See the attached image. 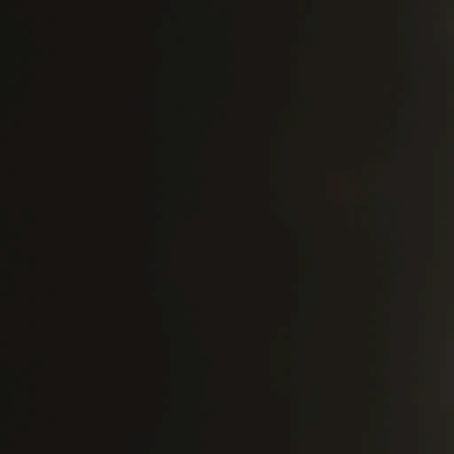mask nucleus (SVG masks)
I'll use <instances>...</instances> for the list:
<instances>
[{"label":"nucleus","instance_id":"nucleus-1","mask_svg":"<svg viewBox=\"0 0 454 454\" xmlns=\"http://www.w3.org/2000/svg\"><path fill=\"white\" fill-rule=\"evenodd\" d=\"M19 36L20 43V54L23 59V65L19 66V69L22 74V83L19 89V99L22 107V117L18 121V126L21 135V213L23 218L27 220L32 227H34L35 225V215L27 203V171L28 160V122L27 114L31 107V101L28 95L31 91V80L35 77V73L26 68L25 66H27L30 61V55L35 51V45L30 41L29 37L24 35V33H19Z\"/></svg>","mask_w":454,"mask_h":454},{"label":"nucleus","instance_id":"nucleus-2","mask_svg":"<svg viewBox=\"0 0 454 454\" xmlns=\"http://www.w3.org/2000/svg\"><path fill=\"white\" fill-rule=\"evenodd\" d=\"M19 418L21 420V423L19 427V430H20V434L22 435V454H27V452H25V447L27 448V441L28 436H30L31 428L27 423H24V421H23L24 420L23 411H19Z\"/></svg>","mask_w":454,"mask_h":454},{"label":"nucleus","instance_id":"nucleus-3","mask_svg":"<svg viewBox=\"0 0 454 454\" xmlns=\"http://www.w3.org/2000/svg\"><path fill=\"white\" fill-rule=\"evenodd\" d=\"M18 239H19L20 243L21 244V247L18 250V260H19V262L23 266V264L25 262V258L27 256V253H26L25 247H24V245L27 242V236H26V233H25L23 228L19 229Z\"/></svg>","mask_w":454,"mask_h":454},{"label":"nucleus","instance_id":"nucleus-4","mask_svg":"<svg viewBox=\"0 0 454 454\" xmlns=\"http://www.w3.org/2000/svg\"><path fill=\"white\" fill-rule=\"evenodd\" d=\"M29 376V371L27 368L22 370V377L19 378V387L20 391L24 390V379Z\"/></svg>","mask_w":454,"mask_h":454},{"label":"nucleus","instance_id":"nucleus-5","mask_svg":"<svg viewBox=\"0 0 454 454\" xmlns=\"http://www.w3.org/2000/svg\"><path fill=\"white\" fill-rule=\"evenodd\" d=\"M19 292L22 297V299L25 297V294H27V286L25 285V283L22 281L19 284Z\"/></svg>","mask_w":454,"mask_h":454},{"label":"nucleus","instance_id":"nucleus-6","mask_svg":"<svg viewBox=\"0 0 454 454\" xmlns=\"http://www.w3.org/2000/svg\"><path fill=\"white\" fill-rule=\"evenodd\" d=\"M19 7L24 11L27 6V0H19L18 1Z\"/></svg>","mask_w":454,"mask_h":454},{"label":"nucleus","instance_id":"nucleus-7","mask_svg":"<svg viewBox=\"0 0 454 454\" xmlns=\"http://www.w3.org/2000/svg\"><path fill=\"white\" fill-rule=\"evenodd\" d=\"M19 348H20L22 354H24V352L27 348V345H26V342L24 341V340H20L19 341Z\"/></svg>","mask_w":454,"mask_h":454},{"label":"nucleus","instance_id":"nucleus-8","mask_svg":"<svg viewBox=\"0 0 454 454\" xmlns=\"http://www.w3.org/2000/svg\"><path fill=\"white\" fill-rule=\"evenodd\" d=\"M29 258V263H30V267L31 269H35V257L33 255H30L28 256Z\"/></svg>","mask_w":454,"mask_h":454},{"label":"nucleus","instance_id":"nucleus-9","mask_svg":"<svg viewBox=\"0 0 454 454\" xmlns=\"http://www.w3.org/2000/svg\"><path fill=\"white\" fill-rule=\"evenodd\" d=\"M30 414H31V417H35V406L34 405H31L30 406Z\"/></svg>","mask_w":454,"mask_h":454},{"label":"nucleus","instance_id":"nucleus-10","mask_svg":"<svg viewBox=\"0 0 454 454\" xmlns=\"http://www.w3.org/2000/svg\"><path fill=\"white\" fill-rule=\"evenodd\" d=\"M29 387H30V392H31L32 395L34 396L35 395V386L33 384H29Z\"/></svg>","mask_w":454,"mask_h":454},{"label":"nucleus","instance_id":"nucleus-11","mask_svg":"<svg viewBox=\"0 0 454 454\" xmlns=\"http://www.w3.org/2000/svg\"><path fill=\"white\" fill-rule=\"evenodd\" d=\"M35 320H34V319H32V318H29V325H30L31 326H35Z\"/></svg>","mask_w":454,"mask_h":454},{"label":"nucleus","instance_id":"nucleus-12","mask_svg":"<svg viewBox=\"0 0 454 454\" xmlns=\"http://www.w3.org/2000/svg\"><path fill=\"white\" fill-rule=\"evenodd\" d=\"M29 302H30V304L34 305L35 304V299L34 298H29Z\"/></svg>","mask_w":454,"mask_h":454}]
</instances>
